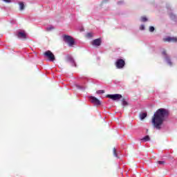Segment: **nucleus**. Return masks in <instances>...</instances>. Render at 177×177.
<instances>
[{
	"label": "nucleus",
	"mask_w": 177,
	"mask_h": 177,
	"mask_svg": "<svg viewBox=\"0 0 177 177\" xmlns=\"http://www.w3.org/2000/svg\"><path fill=\"white\" fill-rule=\"evenodd\" d=\"M169 116V111L164 108L158 109L153 114L151 119L152 125L156 129L160 130L162 127V124L167 121Z\"/></svg>",
	"instance_id": "1"
},
{
	"label": "nucleus",
	"mask_w": 177,
	"mask_h": 177,
	"mask_svg": "<svg viewBox=\"0 0 177 177\" xmlns=\"http://www.w3.org/2000/svg\"><path fill=\"white\" fill-rule=\"evenodd\" d=\"M63 39L64 42L68 44V46H73L74 44H75V41H74V39H73L70 35H64L63 36Z\"/></svg>",
	"instance_id": "2"
},
{
	"label": "nucleus",
	"mask_w": 177,
	"mask_h": 177,
	"mask_svg": "<svg viewBox=\"0 0 177 177\" xmlns=\"http://www.w3.org/2000/svg\"><path fill=\"white\" fill-rule=\"evenodd\" d=\"M106 97L111 99L112 100H115L118 102L120 99H122V95L120 94H109L106 95Z\"/></svg>",
	"instance_id": "3"
},
{
	"label": "nucleus",
	"mask_w": 177,
	"mask_h": 177,
	"mask_svg": "<svg viewBox=\"0 0 177 177\" xmlns=\"http://www.w3.org/2000/svg\"><path fill=\"white\" fill-rule=\"evenodd\" d=\"M44 56L48 57L50 62H55V55H53L50 50L46 51L44 53Z\"/></svg>",
	"instance_id": "4"
},
{
	"label": "nucleus",
	"mask_w": 177,
	"mask_h": 177,
	"mask_svg": "<svg viewBox=\"0 0 177 177\" xmlns=\"http://www.w3.org/2000/svg\"><path fill=\"white\" fill-rule=\"evenodd\" d=\"M90 102L95 104V106H100L102 102L96 97L91 96L90 97Z\"/></svg>",
	"instance_id": "5"
},
{
	"label": "nucleus",
	"mask_w": 177,
	"mask_h": 177,
	"mask_svg": "<svg viewBox=\"0 0 177 177\" xmlns=\"http://www.w3.org/2000/svg\"><path fill=\"white\" fill-rule=\"evenodd\" d=\"M66 59V62L68 63H70L71 66H74L75 67H77V64H75V60L74 59L73 56L67 55Z\"/></svg>",
	"instance_id": "6"
},
{
	"label": "nucleus",
	"mask_w": 177,
	"mask_h": 177,
	"mask_svg": "<svg viewBox=\"0 0 177 177\" xmlns=\"http://www.w3.org/2000/svg\"><path fill=\"white\" fill-rule=\"evenodd\" d=\"M115 66L117 68H124V66H125V61L124 59H118L115 62Z\"/></svg>",
	"instance_id": "7"
},
{
	"label": "nucleus",
	"mask_w": 177,
	"mask_h": 177,
	"mask_svg": "<svg viewBox=\"0 0 177 177\" xmlns=\"http://www.w3.org/2000/svg\"><path fill=\"white\" fill-rule=\"evenodd\" d=\"M167 8L168 13L170 16L171 19V20H176L177 17L175 15V14H174L172 12H171V6L167 5Z\"/></svg>",
	"instance_id": "8"
},
{
	"label": "nucleus",
	"mask_w": 177,
	"mask_h": 177,
	"mask_svg": "<svg viewBox=\"0 0 177 177\" xmlns=\"http://www.w3.org/2000/svg\"><path fill=\"white\" fill-rule=\"evenodd\" d=\"M162 53L164 55V57H165L167 64H169V66H172V62H171V59L169 58V56H168V55H167V52L165 50H163Z\"/></svg>",
	"instance_id": "9"
},
{
	"label": "nucleus",
	"mask_w": 177,
	"mask_h": 177,
	"mask_svg": "<svg viewBox=\"0 0 177 177\" xmlns=\"http://www.w3.org/2000/svg\"><path fill=\"white\" fill-rule=\"evenodd\" d=\"M165 42H177V37H168L164 39Z\"/></svg>",
	"instance_id": "10"
},
{
	"label": "nucleus",
	"mask_w": 177,
	"mask_h": 177,
	"mask_svg": "<svg viewBox=\"0 0 177 177\" xmlns=\"http://www.w3.org/2000/svg\"><path fill=\"white\" fill-rule=\"evenodd\" d=\"M17 35L21 39H26V38H27V35H26V32L24 31L18 32Z\"/></svg>",
	"instance_id": "11"
},
{
	"label": "nucleus",
	"mask_w": 177,
	"mask_h": 177,
	"mask_svg": "<svg viewBox=\"0 0 177 177\" xmlns=\"http://www.w3.org/2000/svg\"><path fill=\"white\" fill-rule=\"evenodd\" d=\"M92 45L93 46H100L101 44H102V39H94L93 41H92Z\"/></svg>",
	"instance_id": "12"
},
{
	"label": "nucleus",
	"mask_w": 177,
	"mask_h": 177,
	"mask_svg": "<svg viewBox=\"0 0 177 177\" xmlns=\"http://www.w3.org/2000/svg\"><path fill=\"white\" fill-rule=\"evenodd\" d=\"M141 142H149L150 141V137L149 136H146L144 138L140 139Z\"/></svg>",
	"instance_id": "13"
},
{
	"label": "nucleus",
	"mask_w": 177,
	"mask_h": 177,
	"mask_svg": "<svg viewBox=\"0 0 177 177\" xmlns=\"http://www.w3.org/2000/svg\"><path fill=\"white\" fill-rule=\"evenodd\" d=\"M122 104L123 107H127V106H128V104H129L128 103V101L127 100L123 98L122 100Z\"/></svg>",
	"instance_id": "14"
},
{
	"label": "nucleus",
	"mask_w": 177,
	"mask_h": 177,
	"mask_svg": "<svg viewBox=\"0 0 177 177\" xmlns=\"http://www.w3.org/2000/svg\"><path fill=\"white\" fill-rule=\"evenodd\" d=\"M146 117H147V113H142L140 115V120H145V118H146Z\"/></svg>",
	"instance_id": "15"
},
{
	"label": "nucleus",
	"mask_w": 177,
	"mask_h": 177,
	"mask_svg": "<svg viewBox=\"0 0 177 177\" xmlns=\"http://www.w3.org/2000/svg\"><path fill=\"white\" fill-rule=\"evenodd\" d=\"M46 31H52L53 30H55V26H49L46 28Z\"/></svg>",
	"instance_id": "16"
},
{
	"label": "nucleus",
	"mask_w": 177,
	"mask_h": 177,
	"mask_svg": "<svg viewBox=\"0 0 177 177\" xmlns=\"http://www.w3.org/2000/svg\"><path fill=\"white\" fill-rule=\"evenodd\" d=\"M19 10H24V3H19Z\"/></svg>",
	"instance_id": "17"
},
{
	"label": "nucleus",
	"mask_w": 177,
	"mask_h": 177,
	"mask_svg": "<svg viewBox=\"0 0 177 177\" xmlns=\"http://www.w3.org/2000/svg\"><path fill=\"white\" fill-rule=\"evenodd\" d=\"M113 156L118 158V153H117V149L115 148H113Z\"/></svg>",
	"instance_id": "18"
},
{
	"label": "nucleus",
	"mask_w": 177,
	"mask_h": 177,
	"mask_svg": "<svg viewBox=\"0 0 177 177\" xmlns=\"http://www.w3.org/2000/svg\"><path fill=\"white\" fill-rule=\"evenodd\" d=\"M86 37L87 38H92V37H93V35L92 33H91V32H88V33H87V34L86 35Z\"/></svg>",
	"instance_id": "19"
},
{
	"label": "nucleus",
	"mask_w": 177,
	"mask_h": 177,
	"mask_svg": "<svg viewBox=\"0 0 177 177\" xmlns=\"http://www.w3.org/2000/svg\"><path fill=\"white\" fill-rule=\"evenodd\" d=\"M96 93H97V95H100L102 93H104V90H99V91H97Z\"/></svg>",
	"instance_id": "20"
},
{
	"label": "nucleus",
	"mask_w": 177,
	"mask_h": 177,
	"mask_svg": "<svg viewBox=\"0 0 177 177\" xmlns=\"http://www.w3.org/2000/svg\"><path fill=\"white\" fill-rule=\"evenodd\" d=\"M141 21H143V22L147 21V17H141Z\"/></svg>",
	"instance_id": "21"
},
{
	"label": "nucleus",
	"mask_w": 177,
	"mask_h": 177,
	"mask_svg": "<svg viewBox=\"0 0 177 177\" xmlns=\"http://www.w3.org/2000/svg\"><path fill=\"white\" fill-rule=\"evenodd\" d=\"M154 27L153 26H150L149 27V31H150V32H153V31H154Z\"/></svg>",
	"instance_id": "22"
},
{
	"label": "nucleus",
	"mask_w": 177,
	"mask_h": 177,
	"mask_svg": "<svg viewBox=\"0 0 177 177\" xmlns=\"http://www.w3.org/2000/svg\"><path fill=\"white\" fill-rule=\"evenodd\" d=\"M158 164H159V165H164V164H165V161H158Z\"/></svg>",
	"instance_id": "23"
},
{
	"label": "nucleus",
	"mask_w": 177,
	"mask_h": 177,
	"mask_svg": "<svg viewBox=\"0 0 177 177\" xmlns=\"http://www.w3.org/2000/svg\"><path fill=\"white\" fill-rule=\"evenodd\" d=\"M140 30H145V25H141V26H140Z\"/></svg>",
	"instance_id": "24"
},
{
	"label": "nucleus",
	"mask_w": 177,
	"mask_h": 177,
	"mask_svg": "<svg viewBox=\"0 0 177 177\" xmlns=\"http://www.w3.org/2000/svg\"><path fill=\"white\" fill-rule=\"evenodd\" d=\"M4 2H7L8 3H10L12 2V0H3Z\"/></svg>",
	"instance_id": "25"
},
{
	"label": "nucleus",
	"mask_w": 177,
	"mask_h": 177,
	"mask_svg": "<svg viewBox=\"0 0 177 177\" xmlns=\"http://www.w3.org/2000/svg\"><path fill=\"white\" fill-rule=\"evenodd\" d=\"M77 88H79V89H85V88H82V87H81L80 86H77Z\"/></svg>",
	"instance_id": "26"
},
{
	"label": "nucleus",
	"mask_w": 177,
	"mask_h": 177,
	"mask_svg": "<svg viewBox=\"0 0 177 177\" xmlns=\"http://www.w3.org/2000/svg\"><path fill=\"white\" fill-rule=\"evenodd\" d=\"M121 3H124V1H119V2H118V4H119V5H121Z\"/></svg>",
	"instance_id": "27"
}]
</instances>
